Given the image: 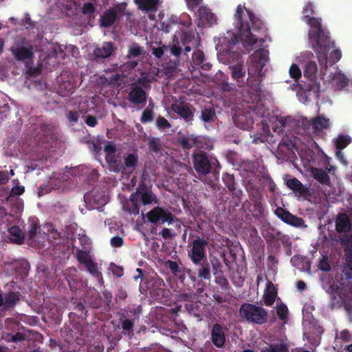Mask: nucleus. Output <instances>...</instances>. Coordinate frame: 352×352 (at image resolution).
Listing matches in <instances>:
<instances>
[{
  "label": "nucleus",
  "instance_id": "864d4df0",
  "mask_svg": "<svg viewBox=\"0 0 352 352\" xmlns=\"http://www.w3.org/2000/svg\"><path fill=\"white\" fill-rule=\"evenodd\" d=\"M262 352H287V349L282 344L272 345L263 350Z\"/></svg>",
  "mask_w": 352,
  "mask_h": 352
},
{
  "label": "nucleus",
  "instance_id": "1a4fd4ad",
  "mask_svg": "<svg viewBox=\"0 0 352 352\" xmlns=\"http://www.w3.org/2000/svg\"><path fill=\"white\" fill-rule=\"evenodd\" d=\"M335 170L336 167L328 163L325 166L324 169L311 168L310 173L311 176L320 184L331 186V181L335 182L337 179Z\"/></svg>",
  "mask_w": 352,
  "mask_h": 352
},
{
  "label": "nucleus",
  "instance_id": "c85d7f7f",
  "mask_svg": "<svg viewBox=\"0 0 352 352\" xmlns=\"http://www.w3.org/2000/svg\"><path fill=\"white\" fill-rule=\"evenodd\" d=\"M205 57L203 52L200 50L195 51L192 54V63L195 66L201 67L204 70H208L211 65L209 63H205Z\"/></svg>",
  "mask_w": 352,
  "mask_h": 352
},
{
  "label": "nucleus",
  "instance_id": "20e7f679",
  "mask_svg": "<svg viewBox=\"0 0 352 352\" xmlns=\"http://www.w3.org/2000/svg\"><path fill=\"white\" fill-rule=\"evenodd\" d=\"M314 54L310 51H304L296 55L295 57L296 62L299 64H304L303 73L304 76L308 78L311 82L309 85V91H313L316 97H318V92L320 91V84L317 82L318 77L320 74L323 73V70L326 69L328 67V64L333 65L335 63H332L328 59L327 65H320V72L319 70L317 64L315 60H313ZM318 62H320L318 60ZM338 61H336L337 63Z\"/></svg>",
  "mask_w": 352,
  "mask_h": 352
},
{
  "label": "nucleus",
  "instance_id": "423d86ee",
  "mask_svg": "<svg viewBox=\"0 0 352 352\" xmlns=\"http://www.w3.org/2000/svg\"><path fill=\"white\" fill-rule=\"evenodd\" d=\"M140 201L144 205L156 203V197L148 189L138 188L135 193L131 195L130 199L126 202L123 208L129 212L137 214L140 211Z\"/></svg>",
  "mask_w": 352,
  "mask_h": 352
},
{
  "label": "nucleus",
  "instance_id": "f03ea898",
  "mask_svg": "<svg viewBox=\"0 0 352 352\" xmlns=\"http://www.w3.org/2000/svg\"><path fill=\"white\" fill-rule=\"evenodd\" d=\"M311 2H307L302 10V20L309 25V41L322 65H327L328 59L332 63L339 61L342 58L341 50L335 46V43L327 31L321 26L320 19L311 17L314 14Z\"/></svg>",
  "mask_w": 352,
  "mask_h": 352
},
{
  "label": "nucleus",
  "instance_id": "aec40b11",
  "mask_svg": "<svg viewBox=\"0 0 352 352\" xmlns=\"http://www.w3.org/2000/svg\"><path fill=\"white\" fill-rule=\"evenodd\" d=\"M296 117L294 118H292L289 116H276L272 117L270 120V122L273 131L278 134H280L283 131L284 128L290 124H292V126L296 128L294 121Z\"/></svg>",
  "mask_w": 352,
  "mask_h": 352
},
{
  "label": "nucleus",
  "instance_id": "ea45409f",
  "mask_svg": "<svg viewBox=\"0 0 352 352\" xmlns=\"http://www.w3.org/2000/svg\"><path fill=\"white\" fill-rule=\"evenodd\" d=\"M289 74L295 82H297V80L301 77L302 72L297 63H292L289 69Z\"/></svg>",
  "mask_w": 352,
  "mask_h": 352
},
{
  "label": "nucleus",
  "instance_id": "0eeeda50",
  "mask_svg": "<svg viewBox=\"0 0 352 352\" xmlns=\"http://www.w3.org/2000/svg\"><path fill=\"white\" fill-rule=\"evenodd\" d=\"M240 316L252 323L263 324L267 320V311L261 307L245 303L239 309Z\"/></svg>",
  "mask_w": 352,
  "mask_h": 352
},
{
  "label": "nucleus",
  "instance_id": "c03bdc74",
  "mask_svg": "<svg viewBox=\"0 0 352 352\" xmlns=\"http://www.w3.org/2000/svg\"><path fill=\"white\" fill-rule=\"evenodd\" d=\"M51 49L52 50L53 56L59 60L65 58V54L64 53L63 46L58 44H53Z\"/></svg>",
  "mask_w": 352,
  "mask_h": 352
},
{
  "label": "nucleus",
  "instance_id": "8fccbe9b",
  "mask_svg": "<svg viewBox=\"0 0 352 352\" xmlns=\"http://www.w3.org/2000/svg\"><path fill=\"white\" fill-rule=\"evenodd\" d=\"M214 112L209 109H205L201 113V119L205 122H212L214 120Z\"/></svg>",
  "mask_w": 352,
  "mask_h": 352
},
{
  "label": "nucleus",
  "instance_id": "79ce46f5",
  "mask_svg": "<svg viewBox=\"0 0 352 352\" xmlns=\"http://www.w3.org/2000/svg\"><path fill=\"white\" fill-rule=\"evenodd\" d=\"M85 168L82 166L68 168L67 170L63 175L62 179L63 181H66L69 178V175L80 176L81 175L80 171H84Z\"/></svg>",
  "mask_w": 352,
  "mask_h": 352
},
{
  "label": "nucleus",
  "instance_id": "f3484780",
  "mask_svg": "<svg viewBox=\"0 0 352 352\" xmlns=\"http://www.w3.org/2000/svg\"><path fill=\"white\" fill-rule=\"evenodd\" d=\"M198 25L201 27H211L217 24V17L206 6L200 7L196 12Z\"/></svg>",
  "mask_w": 352,
  "mask_h": 352
},
{
  "label": "nucleus",
  "instance_id": "5701e85b",
  "mask_svg": "<svg viewBox=\"0 0 352 352\" xmlns=\"http://www.w3.org/2000/svg\"><path fill=\"white\" fill-rule=\"evenodd\" d=\"M135 2L140 9L150 12L148 17L151 20H155L153 12L157 9L159 0H135Z\"/></svg>",
  "mask_w": 352,
  "mask_h": 352
},
{
  "label": "nucleus",
  "instance_id": "052dcab7",
  "mask_svg": "<svg viewBox=\"0 0 352 352\" xmlns=\"http://www.w3.org/2000/svg\"><path fill=\"white\" fill-rule=\"evenodd\" d=\"M149 148L154 151H157L160 150V144H159V140L157 139H155V138H152L149 140Z\"/></svg>",
  "mask_w": 352,
  "mask_h": 352
},
{
  "label": "nucleus",
  "instance_id": "39448f33",
  "mask_svg": "<svg viewBox=\"0 0 352 352\" xmlns=\"http://www.w3.org/2000/svg\"><path fill=\"white\" fill-rule=\"evenodd\" d=\"M294 121L298 133L302 135H309L311 131L327 129L331 126L329 119L323 115L318 116L311 120L302 116H297Z\"/></svg>",
  "mask_w": 352,
  "mask_h": 352
},
{
  "label": "nucleus",
  "instance_id": "49530a36",
  "mask_svg": "<svg viewBox=\"0 0 352 352\" xmlns=\"http://www.w3.org/2000/svg\"><path fill=\"white\" fill-rule=\"evenodd\" d=\"M13 187L11 189L10 195H21L24 192L25 188L23 186L19 185V182L16 179H14L13 182Z\"/></svg>",
  "mask_w": 352,
  "mask_h": 352
},
{
  "label": "nucleus",
  "instance_id": "e433bc0d",
  "mask_svg": "<svg viewBox=\"0 0 352 352\" xmlns=\"http://www.w3.org/2000/svg\"><path fill=\"white\" fill-rule=\"evenodd\" d=\"M85 266L87 267V269L89 271V272L93 276L97 278L100 284L102 285L103 283V280L101 276V273L98 270L97 264L94 263V261H92Z\"/></svg>",
  "mask_w": 352,
  "mask_h": 352
},
{
  "label": "nucleus",
  "instance_id": "6e6552de",
  "mask_svg": "<svg viewBox=\"0 0 352 352\" xmlns=\"http://www.w3.org/2000/svg\"><path fill=\"white\" fill-rule=\"evenodd\" d=\"M10 51L14 57L18 60H25L32 57L33 48L30 43L25 38H17Z\"/></svg>",
  "mask_w": 352,
  "mask_h": 352
},
{
  "label": "nucleus",
  "instance_id": "4be33fe9",
  "mask_svg": "<svg viewBox=\"0 0 352 352\" xmlns=\"http://www.w3.org/2000/svg\"><path fill=\"white\" fill-rule=\"evenodd\" d=\"M276 214L283 221L288 224H290L295 227H302L304 226V221L299 217H295L288 212L285 211L281 208L276 210Z\"/></svg>",
  "mask_w": 352,
  "mask_h": 352
},
{
  "label": "nucleus",
  "instance_id": "412c9836",
  "mask_svg": "<svg viewBox=\"0 0 352 352\" xmlns=\"http://www.w3.org/2000/svg\"><path fill=\"white\" fill-rule=\"evenodd\" d=\"M171 109L186 122L190 121L192 119L193 113L192 108L188 103L177 101L172 104Z\"/></svg>",
  "mask_w": 352,
  "mask_h": 352
},
{
  "label": "nucleus",
  "instance_id": "4d7b16f0",
  "mask_svg": "<svg viewBox=\"0 0 352 352\" xmlns=\"http://www.w3.org/2000/svg\"><path fill=\"white\" fill-rule=\"evenodd\" d=\"M199 276L204 279H210V271L208 267L202 266L199 270Z\"/></svg>",
  "mask_w": 352,
  "mask_h": 352
},
{
  "label": "nucleus",
  "instance_id": "680f3d73",
  "mask_svg": "<svg viewBox=\"0 0 352 352\" xmlns=\"http://www.w3.org/2000/svg\"><path fill=\"white\" fill-rule=\"evenodd\" d=\"M5 338L12 342H19L23 340V336L20 333H17L15 335H8Z\"/></svg>",
  "mask_w": 352,
  "mask_h": 352
},
{
  "label": "nucleus",
  "instance_id": "6ab92c4d",
  "mask_svg": "<svg viewBox=\"0 0 352 352\" xmlns=\"http://www.w3.org/2000/svg\"><path fill=\"white\" fill-rule=\"evenodd\" d=\"M305 327L306 331L305 336H307L311 346H318L320 342V336L323 332L322 327L316 322H314L308 326L305 324Z\"/></svg>",
  "mask_w": 352,
  "mask_h": 352
},
{
  "label": "nucleus",
  "instance_id": "603ef678",
  "mask_svg": "<svg viewBox=\"0 0 352 352\" xmlns=\"http://www.w3.org/2000/svg\"><path fill=\"white\" fill-rule=\"evenodd\" d=\"M156 126L158 128V129L161 131L165 130L166 129L170 127V124H169L168 120L161 116L157 118Z\"/></svg>",
  "mask_w": 352,
  "mask_h": 352
},
{
  "label": "nucleus",
  "instance_id": "a19ab883",
  "mask_svg": "<svg viewBox=\"0 0 352 352\" xmlns=\"http://www.w3.org/2000/svg\"><path fill=\"white\" fill-rule=\"evenodd\" d=\"M346 262L349 267L350 268V272L349 274L350 275V278H352V239L349 241L347 245V248L346 250Z\"/></svg>",
  "mask_w": 352,
  "mask_h": 352
},
{
  "label": "nucleus",
  "instance_id": "b1692460",
  "mask_svg": "<svg viewBox=\"0 0 352 352\" xmlns=\"http://www.w3.org/2000/svg\"><path fill=\"white\" fill-rule=\"evenodd\" d=\"M107 3V0H90L85 3L82 6V13L89 16H94L98 8H101Z\"/></svg>",
  "mask_w": 352,
  "mask_h": 352
},
{
  "label": "nucleus",
  "instance_id": "338daca9",
  "mask_svg": "<svg viewBox=\"0 0 352 352\" xmlns=\"http://www.w3.org/2000/svg\"><path fill=\"white\" fill-rule=\"evenodd\" d=\"M319 267L322 271H329L330 270V266L324 258L320 261Z\"/></svg>",
  "mask_w": 352,
  "mask_h": 352
},
{
  "label": "nucleus",
  "instance_id": "7c9ffc66",
  "mask_svg": "<svg viewBox=\"0 0 352 352\" xmlns=\"http://www.w3.org/2000/svg\"><path fill=\"white\" fill-rule=\"evenodd\" d=\"M336 229L340 232L349 231L351 224L349 217L345 214H340L336 221Z\"/></svg>",
  "mask_w": 352,
  "mask_h": 352
},
{
  "label": "nucleus",
  "instance_id": "4c0bfd02",
  "mask_svg": "<svg viewBox=\"0 0 352 352\" xmlns=\"http://www.w3.org/2000/svg\"><path fill=\"white\" fill-rule=\"evenodd\" d=\"M143 52L144 50L142 47L136 43H133L129 47L127 57L129 58H137L142 55Z\"/></svg>",
  "mask_w": 352,
  "mask_h": 352
},
{
  "label": "nucleus",
  "instance_id": "f704fd0d",
  "mask_svg": "<svg viewBox=\"0 0 352 352\" xmlns=\"http://www.w3.org/2000/svg\"><path fill=\"white\" fill-rule=\"evenodd\" d=\"M3 299V307L5 308L12 307L19 300V295L18 293L11 292L6 294Z\"/></svg>",
  "mask_w": 352,
  "mask_h": 352
},
{
  "label": "nucleus",
  "instance_id": "9d476101",
  "mask_svg": "<svg viewBox=\"0 0 352 352\" xmlns=\"http://www.w3.org/2000/svg\"><path fill=\"white\" fill-rule=\"evenodd\" d=\"M125 7L124 3H120L106 10L100 16V26L109 28L113 25L123 14Z\"/></svg>",
  "mask_w": 352,
  "mask_h": 352
},
{
  "label": "nucleus",
  "instance_id": "bf43d9fd",
  "mask_svg": "<svg viewBox=\"0 0 352 352\" xmlns=\"http://www.w3.org/2000/svg\"><path fill=\"white\" fill-rule=\"evenodd\" d=\"M122 328L126 333H130L133 329V323L130 320L126 319L122 322Z\"/></svg>",
  "mask_w": 352,
  "mask_h": 352
},
{
  "label": "nucleus",
  "instance_id": "7ed1b4c3",
  "mask_svg": "<svg viewBox=\"0 0 352 352\" xmlns=\"http://www.w3.org/2000/svg\"><path fill=\"white\" fill-rule=\"evenodd\" d=\"M190 25V18L186 14H183L179 19L172 16L162 22V28L165 32H168L174 28L176 29L172 43L170 44V51L173 55L176 56L180 55L183 47L186 52L191 50L190 44L193 45L195 41L193 40L194 35H192L188 30Z\"/></svg>",
  "mask_w": 352,
  "mask_h": 352
},
{
  "label": "nucleus",
  "instance_id": "2f4dec72",
  "mask_svg": "<svg viewBox=\"0 0 352 352\" xmlns=\"http://www.w3.org/2000/svg\"><path fill=\"white\" fill-rule=\"evenodd\" d=\"M113 50L112 43L107 42L102 44L100 47L96 49L94 53L97 57L107 58L109 57Z\"/></svg>",
  "mask_w": 352,
  "mask_h": 352
},
{
  "label": "nucleus",
  "instance_id": "69168bd1",
  "mask_svg": "<svg viewBox=\"0 0 352 352\" xmlns=\"http://www.w3.org/2000/svg\"><path fill=\"white\" fill-rule=\"evenodd\" d=\"M340 298L343 303H344L346 308L348 311H349V307H351V304L348 299V296H346L344 293L340 292L339 293Z\"/></svg>",
  "mask_w": 352,
  "mask_h": 352
},
{
  "label": "nucleus",
  "instance_id": "a211bd4d",
  "mask_svg": "<svg viewBox=\"0 0 352 352\" xmlns=\"http://www.w3.org/2000/svg\"><path fill=\"white\" fill-rule=\"evenodd\" d=\"M104 151L106 155V160L109 164V168L113 171H120L123 169L121 162H118L116 157V148L115 144L111 142H107Z\"/></svg>",
  "mask_w": 352,
  "mask_h": 352
},
{
  "label": "nucleus",
  "instance_id": "f8f14e48",
  "mask_svg": "<svg viewBox=\"0 0 352 352\" xmlns=\"http://www.w3.org/2000/svg\"><path fill=\"white\" fill-rule=\"evenodd\" d=\"M216 159H209L203 153H199L194 155V168L199 175L208 174L212 166L217 165Z\"/></svg>",
  "mask_w": 352,
  "mask_h": 352
},
{
  "label": "nucleus",
  "instance_id": "2eb2a0df",
  "mask_svg": "<svg viewBox=\"0 0 352 352\" xmlns=\"http://www.w3.org/2000/svg\"><path fill=\"white\" fill-rule=\"evenodd\" d=\"M148 220L153 223H168L170 224L174 221L175 218L173 215L168 210L155 207L152 210L146 214Z\"/></svg>",
  "mask_w": 352,
  "mask_h": 352
},
{
  "label": "nucleus",
  "instance_id": "4468645a",
  "mask_svg": "<svg viewBox=\"0 0 352 352\" xmlns=\"http://www.w3.org/2000/svg\"><path fill=\"white\" fill-rule=\"evenodd\" d=\"M208 242L199 237L195 239L192 242L188 256L195 264L199 263L206 257V248Z\"/></svg>",
  "mask_w": 352,
  "mask_h": 352
},
{
  "label": "nucleus",
  "instance_id": "f257e3e1",
  "mask_svg": "<svg viewBox=\"0 0 352 352\" xmlns=\"http://www.w3.org/2000/svg\"><path fill=\"white\" fill-rule=\"evenodd\" d=\"M234 24L236 30L228 31L220 34L214 39L216 50L219 62L230 64L238 60L241 56L239 52L234 50L235 46L240 42L248 50H256L248 60V77L246 78V70L242 64L237 63L230 66L232 78L243 86L246 79L248 86L256 92L259 89V83L264 75V66L268 61V51L263 46L264 40L258 38L254 32L259 28L260 21L243 5H238L234 14Z\"/></svg>",
  "mask_w": 352,
  "mask_h": 352
},
{
  "label": "nucleus",
  "instance_id": "0e129e2a",
  "mask_svg": "<svg viewBox=\"0 0 352 352\" xmlns=\"http://www.w3.org/2000/svg\"><path fill=\"white\" fill-rule=\"evenodd\" d=\"M185 1L190 10H194L202 0H185Z\"/></svg>",
  "mask_w": 352,
  "mask_h": 352
},
{
  "label": "nucleus",
  "instance_id": "774afa93",
  "mask_svg": "<svg viewBox=\"0 0 352 352\" xmlns=\"http://www.w3.org/2000/svg\"><path fill=\"white\" fill-rule=\"evenodd\" d=\"M298 96L299 100L303 103H305L310 100V98H309L310 96L307 95L304 91L298 92Z\"/></svg>",
  "mask_w": 352,
  "mask_h": 352
},
{
  "label": "nucleus",
  "instance_id": "bb28decb",
  "mask_svg": "<svg viewBox=\"0 0 352 352\" xmlns=\"http://www.w3.org/2000/svg\"><path fill=\"white\" fill-rule=\"evenodd\" d=\"M138 156L135 153H129L124 157L123 169L120 170L122 174L128 175L133 173L137 164H138ZM119 173V171H116Z\"/></svg>",
  "mask_w": 352,
  "mask_h": 352
},
{
  "label": "nucleus",
  "instance_id": "e2e57ef3",
  "mask_svg": "<svg viewBox=\"0 0 352 352\" xmlns=\"http://www.w3.org/2000/svg\"><path fill=\"white\" fill-rule=\"evenodd\" d=\"M123 244V240L120 236H114L111 239V245L115 248H119Z\"/></svg>",
  "mask_w": 352,
  "mask_h": 352
},
{
  "label": "nucleus",
  "instance_id": "37998d69",
  "mask_svg": "<svg viewBox=\"0 0 352 352\" xmlns=\"http://www.w3.org/2000/svg\"><path fill=\"white\" fill-rule=\"evenodd\" d=\"M38 226L36 221H33L28 230L29 239L31 240L30 243L33 245L34 241L37 239V230Z\"/></svg>",
  "mask_w": 352,
  "mask_h": 352
},
{
  "label": "nucleus",
  "instance_id": "09e8293b",
  "mask_svg": "<svg viewBox=\"0 0 352 352\" xmlns=\"http://www.w3.org/2000/svg\"><path fill=\"white\" fill-rule=\"evenodd\" d=\"M166 265L175 276H178L182 280L183 279L180 274L181 269L176 262L168 261L166 262Z\"/></svg>",
  "mask_w": 352,
  "mask_h": 352
},
{
  "label": "nucleus",
  "instance_id": "473e14b6",
  "mask_svg": "<svg viewBox=\"0 0 352 352\" xmlns=\"http://www.w3.org/2000/svg\"><path fill=\"white\" fill-rule=\"evenodd\" d=\"M351 339L352 335L347 330H343L340 331V333H336L334 349L339 350L342 347V342H346Z\"/></svg>",
  "mask_w": 352,
  "mask_h": 352
},
{
  "label": "nucleus",
  "instance_id": "c756f323",
  "mask_svg": "<svg viewBox=\"0 0 352 352\" xmlns=\"http://www.w3.org/2000/svg\"><path fill=\"white\" fill-rule=\"evenodd\" d=\"M200 138L192 135L183 136L179 138V142L184 148H190L193 146L202 147L200 144Z\"/></svg>",
  "mask_w": 352,
  "mask_h": 352
},
{
  "label": "nucleus",
  "instance_id": "58836bf2",
  "mask_svg": "<svg viewBox=\"0 0 352 352\" xmlns=\"http://www.w3.org/2000/svg\"><path fill=\"white\" fill-rule=\"evenodd\" d=\"M287 186L295 192L302 193L304 190L302 184L296 178L290 179L287 182Z\"/></svg>",
  "mask_w": 352,
  "mask_h": 352
},
{
  "label": "nucleus",
  "instance_id": "393cba45",
  "mask_svg": "<svg viewBox=\"0 0 352 352\" xmlns=\"http://www.w3.org/2000/svg\"><path fill=\"white\" fill-rule=\"evenodd\" d=\"M211 338L212 343L217 347H222L226 341V335L224 329L219 324L213 326L211 331Z\"/></svg>",
  "mask_w": 352,
  "mask_h": 352
},
{
  "label": "nucleus",
  "instance_id": "5fc2aeb1",
  "mask_svg": "<svg viewBox=\"0 0 352 352\" xmlns=\"http://www.w3.org/2000/svg\"><path fill=\"white\" fill-rule=\"evenodd\" d=\"M168 50L167 47H166L164 45H163L162 47H161V46H160V47L152 46L151 47L152 53L157 58H161L162 56V55L164 54L165 50Z\"/></svg>",
  "mask_w": 352,
  "mask_h": 352
},
{
  "label": "nucleus",
  "instance_id": "9b49d317",
  "mask_svg": "<svg viewBox=\"0 0 352 352\" xmlns=\"http://www.w3.org/2000/svg\"><path fill=\"white\" fill-rule=\"evenodd\" d=\"M84 199L89 209H98L109 201V196L106 192L98 189L87 192Z\"/></svg>",
  "mask_w": 352,
  "mask_h": 352
},
{
  "label": "nucleus",
  "instance_id": "c9c22d12",
  "mask_svg": "<svg viewBox=\"0 0 352 352\" xmlns=\"http://www.w3.org/2000/svg\"><path fill=\"white\" fill-rule=\"evenodd\" d=\"M351 142V138L347 135H339L335 140L334 144L338 149L344 148Z\"/></svg>",
  "mask_w": 352,
  "mask_h": 352
},
{
  "label": "nucleus",
  "instance_id": "a878e982",
  "mask_svg": "<svg viewBox=\"0 0 352 352\" xmlns=\"http://www.w3.org/2000/svg\"><path fill=\"white\" fill-rule=\"evenodd\" d=\"M146 99V92L138 86L133 87L129 94V101L135 104H144Z\"/></svg>",
  "mask_w": 352,
  "mask_h": 352
},
{
  "label": "nucleus",
  "instance_id": "de8ad7c7",
  "mask_svg": "<svg viewBox=\"0 0 352 352\" xmlns=\"http://www.w3.org/2000/svg\"><path fill=\"white\" fill-rule=\"evenodd\" d=\"M60 89L63 96H67L73 93L74 86L69 82H63L60 85Z\"/></svg>",
  "mask_w": 352,
  "mask_h": 352
},
{
  "label": "nucleus",
  "instance_id": "ddd939ff",
  "mask_svg": "<svg viewBox=\"0 0 352 352\" xmlns=\"http://www.w3.org/2000/svg\"><path fill=\"white\" fill-rule=\"evenodd\" d=\"M261 114L260 111L254 109L252 111H246L244 113L235 114L233 120L238 127L248 130L252 127L256 117Z\"/></svg>",
  "mask_w": 352,
  "mask_h": 352
},
{
  "label": "nucleus",
  "instance_id": "cd10ccee",
  "mask_svg": "<svg viewBox=\"0 0 352 352\" xmlns=\"http://www.w3.org/2000/svg\"><path fill=\"white\" fill-rule=\"evenodd\" d=\"M276 295V289L274 285L270 282L267 283L263 294V300L265 305H272L275 300Z\"/></svg>",
  "mask_w": 352,
  "mask_h": 352
},
{
  "label": "nucleus",
  "instance_id": "3c124183",
  "mask_svg": "<svg viewBox=\"0 0 352 352\" xmlns=\"http://www.w3.org/2000/svg\"><path fill=\"white\" fill-rule=\"evenodd\" d=\"M276 313L282 320H285L287 317L288 309L285 305H279L276 307Z\"/></svg>",
  "mask_w": 352,
  "mask_h": 352
},
{
  "label": "nucleus",
  "instance_id": "a18cd8bd",
  "mask_svg": "<svg viewBox=\"0 0 352 352\" xmlns=\"http://www.w3.org/2000/svg\"><path fill=\"white\" fill-rule=\"evenodd\" d=\"M78 261L85 265H87L89 263L93 261L91 256L86 252H80L77 255Z\"/></svg>",
  "mask_w": 352,
  "mask_h": 352
},
{
  "label": "nucleus",
  "instance_id": "13d9d810",
  "mask_svg": "<svg viewBox=\"0 0 352 352\" xmlns=\"http://www.w3.org/2000/svg\"><path fill=\"white\" fill-rule=\"evenodd\" d=\"M153 118V112L150 110H145L141 117V122H150Z\"/></svg>",
  "mask_w": 352,
  "mask_h": 352
},
{
  "label": "nucleus",
  "instance_id": "6e6d98bb",
  "mask_svg": "<svg viewBox=\"0 0 352 352\" xmlns=\"http://www.w3.org/2000/svg\"><path fill=\"white\" fill-rule=\"evenodd\" d=\"M138 65L137 60H129L122 65L121 69L123 72H126L131 69H134Z\"/></svg>",
  "mask_w": 352,
  "mask_h": 352
},
{
  "label": "nucleus",
  "instance_id": "72a5a7b5",
  "mask_svg": "<svg viewBox=\"0 0 352 352\" xmlns=\"http://www.w3.org/2000/svg\"><path fill=\"white\" fill-rule=\"evenodd\" d=\"M9 232L10 234V239L12 242L21 244L24 240V237L21 230L17 226H12L10 228Z\"/></svg>",
  "mask_w": 352,
  "mask_h": 352
},
{
  "label": "nucleus",
  "instance_id": "dca6fc26",
  "mask_svg": "<svg viewBox=\"0 0 352 352\" xmlns=\"http://www.w3.org/2000/svg\"><path fill=\"white\" fill-rule=\"evenodd\" d=\"M324 80L336 90L342 89L349 82L346 76L338 68H334L327 76L324 77Z\"/></svg>",
  "mask_w": 352,
  "mask_h": 352
}]
</instances>
